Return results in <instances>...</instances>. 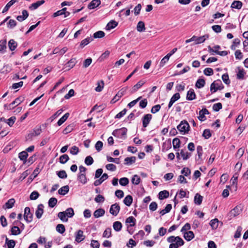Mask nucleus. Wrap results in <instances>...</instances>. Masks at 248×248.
I'll list each match as a JSON object with an SVG mask.
<instances>
[{
  "instance_id": "f257e3e1",
  "label": "nucleus",
  "mask_w": 248,
  "mask_h": 248,
  "mask_svg": "<svg viewBox=\"0 0 248 248\" xmlns=\"http://www.w3.org/2000/svg\"><path fill=\"white\" fill-rule=\"evenodd\" d=\"M74 215V211L72 208H68L65 211L60 212L58 214V217L62 222H67L68 217H72Z\"/></svg>"
},
{
  "instance_id": "f03ea898",
  "label": "nucleus",
  "mask_w": 248,
  "mask_h": 248,
  "mask_svg": "<svg viewBox=\"0 0 248 248\" xmlns=\"http://www.w3.org/2000/svg\"><path fill=\"white\" fill-rule=\"evenodd\" d=\"M207 38V35H203L200 37H197L195 35H193L191 38L186 40V43H188L194 41V44L197 45L203 43Z\"/></svg>"
},
{
  "instance_id": "7ed1b4c3",
  "label": "nucleus",
  "mask_w": 248,
  "mask_h": 248,
  "mask_svg": "<svg viewBox=\"0 0 248 248\" xmlns=\"http://www.w3.org/2000/svg\"><path fill=\"white\" fill-rule=\"evenodd\" d=\"M127 131L126 128L123 127L114 130L112 132V135L115 137L124 139L126 138Z\"/></svg>"
},
{
  "instance_id": "20e7f679",
  "label": "nucleus",
  "mask_w": 248,
  "mask_h": 248,
  "mask_svg": "<svg viewBox=\"0 0 248 248\" xmlns=\"http://www.w3.org/2000/svg\"><path fill=\"white\" fill-rule=\"evenodd\" d=\"M177 129L182 134L187 133L189 130V124L186 121H182L177 127Z\"/></svg>"
},
{
  "instance_id": "39448f33",
  "label": "nucleus",
  "mask_w": 248,
  "mask_h": 248,
  "mask_svg": "<svg viewBox=\"0 0 248 248\" xmlns=\"http://www.w3.org/2000/svg\"><path fill=\"white\" fill-rule=\"evenodd\" d=\"M223 88L222 82L220 80H217L214 81L211 85L210 90L212 93L216 92L221 90Z\"/></svg>"
},
{
  "instance_id": "423d86ee",
  "label": "nucleus",
  "mask_w": 248,
  "mask_h": 248,
  "mask_svg": "<svg viewBox=\"0 0 248 248\" xmlns=\"http://www.w3.org/2000/svg\"><path fill=\"white\" fill-rule=\"evenodd\" d=\"M41 126L37 125L33 129L31 132L28 134L27 139L29 140L32 139V137L38 136L41 134Z\"/></svg>"
},
{
  "instance_id": "0eeeda50",
  "label": "nucleus",
  "mask_w": 248,
  "mask_h": 248,
  "mask_svg": "<svg viewBox=\"0 0 248 248\" xmlns=\"http://www.w3.org/2000/svg\"><path fill=\"white\" fill-rule=\"evenodd\" d=\"M24 218L27 223H30L32 221L33 214L31 213L29 207H25L24 209Z\"/></svg>"
},
{
  "instance_id": "6e6552de",
  "label": "nucleus",
  "mask_w": 248,
  "mask_h": 248,
  "mask_svg": "<svg viewBox=\"0 0 248 248\" xmlns=\"http://www.w3.org/2000/svg\"><path fill=\"white\" fill-rule=\"evenodd\" d=\"M242 211V209L241 206H236L229 213L228 216L231 219L239 215Z\"/></svg>"
},
{
  "instance_id": "1a4fd4ad",
  "label": "nucleus",
  "mask_w": 248,
  "mask_h": 248,
  "mask_svg": "<svg viewBox=\"0 0 248 248\" xmlns=\"http://www.w3.org/2000/svg\"><path fill=\"white\" fill-rule=\"evenodd\" d=\"M120 210V206L117 203L111 205L109 213L113 216H116Z\"/></svg>"
},
{
  "instance_id": "9d476101",
  "label": "nucleus",
  "mask_w": 248,
  "mask_h": 248,
  "mask_svg": "<svg viewBox=\"0 0 248 248\" xmlns=\"http://www.w3.org/2000/svg\"><path fill=\"white\" fill-rule=\"evenodd\" d=\"M75 240L78 243L83 241L85 238V236L83 235V232L81 230L78 231L75 234Z\"/></svg>"
},
{
  "instance_id": "9b49d317",
  "label": "nucleus",
  "mask_w": 248,
  "mask_h": 248,
  "mask_svg": "<svg viewBox=\"0 0 248 248\" xmlns=\"http://www.w3.org/2000/svg\"><path fill=\"white\" fill-rule=\"evenodd\" d=\"M152 118V115L150 114L145 115L142 118V125L144 127H146Z\"/></svg>"
},
{
  "instance_id": "f8f14e48",
  "label": "nucleus",
  "mask_w": 248,
  "mask_h": 248,
  "mask_svg": "<svg viewBox=\"0 0 248 248\" xmlns=\"http://www.w3.org/2000/svg\"><path fill=\"white\" fill-rule=\"evenodd\" d=\"M208 114H209L208 110L206 108H202L199 112V116L198 117V119L201 121H204L206 120L205 115Z\"/></svg>"
},
{
  "instance_id": "ddd939ff",
  "label": "nucleus",
  "mask_w": 248,
  "mask_h": 248,
  "mask_svg": "<svg viewBox=\"0 0 248 248\" xmlns=\"http://www.w3.org/2000/svg\"><path fill=\"white\" fill-rule=\"evenodd\" d=\"M44 205L42 204H40L38 205L37 209L35 212V215L36 217L38 219L40 218L44 213Z\"/></svg>"
},
{
  "instance_id": "4468645a",
  "label": "nucleus",
  "mask_w": 248,
  "mask_h": 248,
  "mask_svg": "<svg viewBox=\"0 0 248 248\" xmlns=\"http://www.w3.org/2000/svg\"><path fill=\"white\" fill-rule=\"evenodd\" d=\"M177 242L175 243H171L170 245L169 248H178L179 246H182L184 244V241L181 238H177Z\"/></svg>"
},
{
  "instance_id": "2eb2a0df",
  "label": "nucleus",
  "mask_w": 248,
  "mask_h": 248,
  "mask_svg": "<svg viewBox=\"0 0 248 248\" xmlns=\"http://www.w3.org/2000/svg\"><path fill=\"white\" fill-rule=\"evenodd\" d=\"M77 62L76 58H72L65 64V68H68V70H70L75 65Z\"/></svg>"
},
{
  "instance_id": "dca6fc26",
  "label": "nucleus",
  "mask_w": 248,
  "mask_h": 248,
  "mask_svg": "<svg viewBox=\"0 0 248 248\" xmlns=\"http://www.w3.org/2000/svg\"><path fill=\"white\" fill-rule=\"evenodd\" d=\"M45 3L44 0H41L37 1L36 2L33 3L31 4L30 6L29 7V9L31 10H34L38 8L40 6L42 5Z\"/></svg>"
},
{
  "instance_id": "f3484780",
  "label": "nucleus",
  "mask_w": 248,
  "mask_h": 248,
  "mask_svg": "<svg viewBox=\"0 0 248 248\" xmlns=\"http://www.w3.org/2000/svg\"><path fill=\"white\" fill-rule=\"evenodd\" d=\"M105 214V211L104 209L99 208L96 210L93 213V216L95 218H99L103 217Z\"/></svg>"
},
{
  "instance_id": "a211bd4d",
  "label": "nucleus",
  "mask_w": 248,
  "mask_h": 248,
  "mask_svg": "<svg viewBox=\"0 0 248 248\" xmlns=\"http://www.w3.org/2000/svg\"><path fill=\"white\" fill-rule=\"evenodd\" d=\"M246 74L245 70L240 67H237V78L239 79H242L244 78V76Z\"/></svg>"
},
{
  "instance_id": "6ab92c4d",
  "label": "nucleus",
  "mask_w": 248,
  "mask_h": 248,
  "mask_svg": "<svg viewBox=\"0 0 248 248\" xmlns=\"http://www.w3.org/2000/svg\"><path fill=\"white\" fill-rule=\"evenodd\" d=\"M101 3L100 0H93L89 4L88 7L89 9H93L99 5Z\"/></svg>"
},
{
  "instance_id": "aec40b11",
  "label": "nucleus",
  "mask_w": 248,
  "mask_h": 248,
  "mask_svg": "<svg viewBox=\"0 0 248 248\" xmlns=\"http://www.w3.org/2000/svg\"><path fill=\"white\" fill-rule=\"evenodd\" d=\"M15 202V201L14 199H10L3 206V208L4 209H10L13 207Z\"/></svg>"
},
{
  "instance_id": "412c9836",
  "label": "nucleus",
  "mask_w": 248,
  "mask_h": 248,
  "mask_svg": "<svg viewBox=\"0 0 248 248\" xmlns=\"http://www.w3.org/2000/svg\"><path fill=\"white\" fill-rule=\"evenodd\" d=\"M183 234L184 237L187 241H190L194 237V234L192 231H188Z\"/></svg>"
},
{
  "instance_id": "4be33fe9",
  "label": "nucleus",
  "mask_w": 248,
  "mask_h": 248,
  "mask_svg": "<svg viewBox=\"0 0 248 248\" xmlns=\"http://www.w3.org/2000/svg\"><path fill=\"white\" fill-rule=\"evenodd\" d=\"M180 98V94H174L172 97L171 98L170 101L168 105L169 108H170L173 103Z\"/></svg>"
},
{
  "instance_id": "5701e85b",
  "label": "nucleus",
  "mask_w": 248,
  "mask_h": 248,
  "mask_svg": "<svg viewBox=\"0 0 248 248\" xmlns=\"http://www.w3.org/2000/svg\"><path fill=\"white\" fill-rule=\"evenodd\" d=\"M135 156L127 157L124 159V164L126 165H131L136 161Z\"/></svg>"
},
{
  "instance_id": "b1692460",
  "label": "nucleus",
  "mask_w": 248,
  "mask_h": 248,
  "mask_svg": "<svg viewBox=\"0 0 248 248\" xmlns=\"http://www.w3.org/2000/svg\"><path fill=\"white\" fill-rule=\"evenodd\" d=\"M118 23L117 22L114 20H111L107 24L106 27V29L107 30L109 31L116 27Z\"/></svg>"
},
{
  "instance_id": "393cba45",
  "label": "nucleus",
  "mask_w": 248,
  "mask_h": 248,
  "mask_svg": "<svg viewBox=\"0 0 248 248\" xmlns=\"http://www.w3.org/2000/svg\"><path fill=\"white\" fill-rule=\"evenodd\" d=\"M69 190L68 186H65L60 188L58 190V193L62 195H65Z\"/></svg>"
},
{
  "instance_id": "a878e982",
  "label": "nucleus",
  "mask_w": 248,
  "mask_h": 248,
  "mask_svg": "<svg viewBox=\"0 0 248 248\" xmlns=\"http://www.w3.org/2000/svg\"><path fill=\"white\" fill-rule=\"evenodd\" d=\"M124 203L127 206H130L132 203L133 198L131 195L126 196L124 201Z\"/></svg>"
},
{
  "instance_id": "bb28decb",
  "label": "nucleus",
  "mask_w": 248,
  "mask_h": 248,
  "mask_svg": "<svg viewBox=\"0 0 248 248\" xmlns=\"http://www.w3.org/2000/svg\"><path fill=\"white\" fill-rule=\"evenodd\" d=\"M242 6V2L239 0H234L231 4L232 8L240 9Z\"/></svg>"
},
{
  "instance_id": "cd10ccee",
  "label": "nucleus",
  "mask_w": 248,
  "mask_h": 248,
  "mask_svg": "<svg viewBox=\"0 0 248 248\" xmlns=\"http://www.w3.org/2000/svg\"><path fill=\"white\" fill-rule=\"evenodd\" d=\"M78 179L82 184H85L87 182L85 173H79L78 176Z\"/></svg>"
},
{
  "instance_id": "c85d7f7f",
  "label": "nucleus",
  "mask_w": 248,
  "mask_h": 248,
  "mask_svg": "<svg viewBox=\"0 0 248 248\" xmlns=\"http://www.w3.org/2000/svg\"><path fill=\"white\" fill-rule=\"evenodd\" d=\"M203 197L199 193L196 194L194 197V202L196 204L200 205L202 201Z\"/></svg>"
},
{
  "instance_id": "c756f323",
  "label": "nucleus",
  "mask_w": 248,
  "mask_h": 248,
  "mask_svg": "<svg viewBox=\"0 0 248 248\" xmlns=\"http://www.w3.org/2000/svg\"><path fill=\"white\" fill-rule=\"evenodd\" d=\"M8 46L11 51H13L16 48L17 43L14 40L11 39L8 42Z\"/></svg>"
},
{
  "instance_id": "7c9ffc66",
  "label": "nucleus",
  "mask_w": 248,
  "mask_h": 248,
  "mask_svg": "<svg viewBox=\"0 0 248 248\" xmlns=\"http://www.w3.org/2000/svg\"><path fill=\"white\" fill-rule=\"evenodd\" d=\"M158 196V198L160 200H163L169 197V193L167 190H163L159 193Z\"/></svg>"
},
{
  "instance_id": "2f4dec72",
  "label": "nucleus",
  "mask_w": 248,
  "mask_h": 248,
  "mask_svg": "<svg viewBox=\"0 0 248 248\" xmlns=\"http://www.w3.org/2000/svg\"><path fill=\"white\" fill-rule=\"evenodd\" d=\"M113 228L115 231L119 232L122 229V224L120 221H115L113 223Z\"/></svg>"
},
{
  "instance_id": "473e14b6",
  "label": "nucleus",
  "mask_w": 248,
  "mask_h": 248,
  "mask_svg": "<svg viewBox=\"0 0 248 248\" xmlns=\"http://www.w3.org/2000/svg\"><path fill=\"white\" fill-rule=\"evenodd\" d=\"M137 30L139 32H142L145 30L144 23L142 21H139L137 24Z\"/></svg>"
},
{
  "instance_id": "72a5a7b5",
  "label": "nucleus",
  "mask_w": 248,
  "mask_h": 248,
  "mask_svg": "<svg viewBox=\"0 0 248 248\" xmlns=\"http://www.w3.org/2000/svg\"><path fill=\"white\" fill-rule=\"evenodd\" d=\"M240 40L239 38H235L233 40L232 44L231 46V48L234 50L236 49V47L240 44Z\"/></svg>"
},
{
  "instance_id": "f704fd0d",
  "label": "nucleus",
  "mask_w": 248,
  "mask_h": 248,
  "mask_svg": "<svg viewBox=\"0 0 248 248\" xmlns=\"http://www.w3.org/2000/svg\"><path fill=\"white\" fill-rule=\"evenodd\" d=\"M11 231L12 234L15 235H18L21 233V231L19 228L16 226H14L12 227Z\"/></svg>"
},
{
  "instance_id": "c9c22d12",
  "label": "nucleus",
  "mask_w": 248,
  "mask_h": 248,
  "mask_svg": "<svg viewBox=\"0 0 248 248\" xmlns=\"http://www.w3.org/2000/svg\"><path fill=\"white\" fill-rule=\"evenodd\" d=\"M180 154L183 159L185 160L188 159L191 155V154L187 152H185L184 150H181Z\"/></svg>"
},
{
  "instance_id": "e433bc0d",
  "label": "nucleus",
  "mask_w": 248,
  "mask_h": 248,
  "mask_svg": "<svg viewBox=\"0 0 248 248\" xmlns=\"http://www.w3.org/2000/svg\"><path fill=\"white\" fill-rule=\"evenodd\" d=\"M28 156L27 151H22L19 154L18 157L20 159L24 162L26 161L27 158Z\"/></svg>"
},
{
  "instance_id": "4c0bfd02",
  "label": "nucleus",
  "mask_w": 248,
  "mask_h": 248,
  "mask_svg": "<svg viewBox=\"0 0 248 248\" xmlns=\"http://www.w3.org/2000/svg\"><path fill=\"white\" fill-rule=\"evenodd\" d=\"M69 116V113H65L60 120L58 121L57 124L59 126L61 125L68 118Z\"/></svg>"
},
{
  "instance_id": "58836bf2",
  "label": "nucleus",
  "mask_w": 248,
  "mask_h": 248,
  "mask_svg": "<svg viewBox=\"0 0 248 248\" xmlns=\"http://www.w3.org/2000/svg\"><path fill=\"white\" fill-rule=\"evenodd\" d=\"M93 40V39L91 37H87L86 39L83 40L80 44V46L81 47H83L87 45L89 43H90Z\"/></svg>"
},
{
  "instance_id": "ea45409f",
  "label": "nucleus",
  "mask_w": 248,
  "mask_h": 248,
  "mask_svg": "<svg viewBox=\"0 0 248 248\" xmlns=\"http://www.w3.org/2000/svg\"><path fill=\"white\" fill-rule=\"evenodd\" d=\"M57 203V199L56 198H51L48 201V206L51 207H54Z\"/></svg>"
},
{
  "instance_id": "a19ab883",
  "label": "nucleus",
  "mask_w": 248,
  "mask_h": 248,
  "mask_svg": "<svg viewBox=\"0 0 248 248\" xmlns=\"http://www.w3.org/2000/svg\"><path fill=\"white\" fill-rule=\"evenodd\" d=\"M136 220L133 217H129L126 219V223H129L130 226L132 227L135 226Z\"/></svg>"
},
{
  "instance_id": "79ce46f5",
  "label": "nucleus",
  "mask_w": 248,
  "mask_h": 248,
  "mask_svg": "<svg viewBox=\"0 0 248 248\" xmlns=\"http://www.w3.org/2000/svg\"><path fill=\"white\" fill-rule=\"evenodd\" d=\"M56 231L61 234H62L65 231V227L63 224H58L56 228Z\"/></svg>"
},
{
  "instance_id": "37998d69",
  "label": "nucleus",
  "mask_w": 248,
  "mask_h": 248,
  "mask_svg": "<svg viewBox=\"0 0 248 248\" xmlns=\"http://www.w3.org/2000/svg\"><path fill=\"white\" fill-rule=\"evenodd\" d=\"M205 82L203 79L200 78L197 81L195 86L198 88L203 87L205 85Z\"/></svg>"
},
{
  "instance_id": "c03bdc74",
  "label": "nucleus",
  "mask_w": 248,
  "mask_h": 248,
  "mask_svg": "<svg viewBox=\"0 0 248 248\" xmlns=\"http://www.w3.org/2000/svg\"><path fill=\"white\" fill-rule=\"evenodd\" d=\"M6 243L8 248H14L16 245V242L14 240H9L7 238H6Z\"/></svg>"
},
{
  "instance_id": "a18cd8bd",
  "label": "nucleus",
  "mask_w": 248,
  "mask_h": 248,
  "mask_svg": "<svg viewBox=\"0 0 248 248\" xmlns=\"http://www.w3.org/2000/svg\"><path fill=\"white\" fill-rule=\"evenodd\" d=\"M6 48V40L0 41V52L3 53Z\"/></svg>"
},
{
  "instance_id": "49530a36",
  "label": "nucleus",
  "mask_w": 248,
  "mask_h": 248,
  "mask_svg": "<svg viewBox=\"0 0 248 248\" xmlns=\"http://www.w3.org/2000/svg\"><path fill=\"white\" fill-rule=\"evenodd\" d=\"M218 220L215 218L210 221V225L213 229H216L218 227Z\"/></svg>"
},
{
  "instance_id": "de8ad7c7",
  "label": "nucleus",
  "mask_w": 248,
  "mask_h": 248,
  "mask_svg": "<svg viewBox=\"0 0 248 248\" xmlns=\"http://www.w3.org/2000/svg\"><path fill=\"white\" fill-rule=\"evenodd\" d=\"M111 236V229L110 228H107L103 233V237L109 238Z\"/></svg>"
},
{
  "instance_id": "09e8293b",
  "label": "nucleus",
  "mask_w": 248,
  "mask_h": 248,
  "mask_svg": "<svg viewBox=\"0 0 248 248\" xmlns=\"http://www.w3.org/2000/svg\"><path fill=\"white\" fill-rule=\"evenodd\" d=\"M97 86L95 88V90L97 92H100L104 87V81L103 80H100L97 82Z\"/></svg>"
},
{
  "instance_id": "8fccbe9b",
  "label": "nucleus",
  "mask_w": 248,
  "mask_h": 248,
  "mask_svg": "<svg viewBox=\"0 0 248 248\" xmlns=\"http://www.w3.org/2000/svg\"><path fill=\"white\" fill-rule=\"evenodd\" d=\"M60 162L62 164H65L69 159V156L67 155L64 154L60 157Z\"/></svg>"
},
{
  "instance_id": "3c124183",
  "label": "nucleus",
  "mask_w": 248,
  "mask_h": 248,
  "mask_svg": "<svg viewBox=\"0 0 248 248\" xmlns=\"http://www.w3.org/2000/svg\"><path fill=\"white\" fill-rule=\"evenodd\" d=\"M140 177L138 175H134L131 179L132 183L136 185H138L140 183Z\"/></svg>"
},
{
  "instance_id": "603ef678",
  "label": "nucleus",
  "mask_w": 248,
  "mask_h": 248,
  "mask_svg": "<svg viewBox=\"0 0 248 248\" xmlns=\"http://www.w3.org/2000/svg\"><path fill=\"white\" fill-rule=\"evenodd\" d=\"M172 144L174 149L179 148L180 145V140L177 138L174 139L172 140Z\"/></svg>"
},
{
  "instance_id": "864d4df0",
  "label": "nucleus",
  "mask_w": 248,
  "mask_h": 248,
  "mask_svg": "<svg viewBox=\"0 0 248 248\" xmlns=\"http://www.w3.org/2000/svg\"><path fill=\"white\" fill-rule=\"evenodd\" d=\"M57 174L58 176V177L61 179H65L67 177L66 171L64 170L57 171Z\"/></svg>"
},
{
  "instance_id": "5fc2aeb1",
  "label": "nucleus",
  "mask_w": 248,
  "mask_h": 248,
  "mask_svg": "<svg viewBox=\"0 0 248 248\" xmlns=\"http://www.w3.org/2000/svg\"><path fill=\"white\" fill-rule=\"evenodd\" d=\"M170 57L168 55H166L160 61L159 66L163 67L168 62Z\"/></svg>"
},
{
  "instance_id": "6e6d98bb",
  "label": "nucleus",
  "mask_w": 248,
  "mask_h": 248,
  "mask_svg": "<svg viewBox=\"0 0 248 248\" xmlns=\"http://www.w3.org/2000/svg\"><path fill=\"white\" fill-rule=\"evenodd\" d=\"M119 183L122 186H126L129 183V180L126 177L122 178L119 180Z\"/></svg>"
},
{
  "instance_id": "4d7b16f0",
  "label": "nucleus",
  "mask_w": 248,
  "mask_h": 248,
  "mask_svg": "<svg viewBox=\"0 0 248 248\" xmlns=\"http://www.w3.org/2000/svg\"><path fill=\"white\" fill-rule=\"evenodd\" d=\"M73 125L72 124H69L67 126L65 129L63 130V134H67L68 133L71 132L73 129Z\"/></svg>"
},
{
  "instance_id": "13d9d810",
  "label": "nucleus",
  "mask_w": 248,
  "mask_h": 248,
  "mask_svg": "<svg viewBox=\"0 0 248 248\" xmlns=\"http://www.w3.org/2000/svg\"><path fill=\"white\" fill-rule=\"evenodd\" d=\"M105 36V33L103 31H98L93 34V37L95 38H102Z\"/></svg>"
},
{
  "instance_id": "bf43d9fd",
  "label": "nucleus",
  "mask_w": 248,
  "mask_h": 248,
  "mask_svg": "<svg viewBox=\"0 0 248 248\" xmlns=\"http://www.w3.org/2000/svg\"><path fill=\"white\" fill-rule=\"evenodd\" d=\"M16 25V22L14 19H10L7 23V27L9 29H13Z\"/></svg>"
},
{
  "instance_id": "052dcab7",
  "label": "nucleus",
  "mask_w": 248,
  "mask_h": 248,
  "mask_svg": "<svg viewBox=\"0 0 248 248\" xmlns=\"http://www.w3.org/2000/svg\"><path fill=\"white\" fill-rule=\"evenodd\" d=\"M235 59L236 60H241L242 59L243 55L240 50H237L234 53Z\"/></svg>"
},
{
  "instance_id": "680f3d73",
  "label": "nucleus",
  "mask_w": 248,
  "mask_h": 248,
  "mask_svg": "<svg viewBox=\"0 0 248 248\" xmlns=\"http://www.w3.org/2000/svg\"><path fill=\"white\" fill-rule=\"evenodd\" d=\"M202 136L205 139H208L211 136L210 130L208 129H205L203 132Z\"/></svg>"
},
{
  "instance_id": "e2e57ef3",
  "label": "nucleus",
  "mask_w": 248,
  "mask_h": 248,
  "mask_svg": "<svg viewBox=\"0 0 248 248\" xmlns=\"http://www.w3.org/2000/svg\"><path fill=\"white\" fill-rule=\"evenodd\" d=\"M39 196V194L37 191H34L30 195V198L31 200H35Z\"/></svg>"
},
{
  "instance_id": "0e129e2a",
  "label": "nucleus",
  "mask_w": 248,
  "mask_h": 248,
  "mask_svg": "<svg viewBox=\"0 0 248 248\" xmlns=\"http://www.w3.org/2000/svg\"><path fill=\"white\" fill-rule=\"evenodd\" d=\"M94 201L96 202H103L105 201V198L101 195H97L94 198Z\"/></svg>"
},
{
  "instance_id": "69168bd1",
  "label": "nucleus",
  "mask_w": 248,
  "mask_h": 248,
  "mask_svg": "<svg viewBox=\"0 0 248 248\" xmlns=\"http://www.w3.org/2000/svg\"><path fill=\"white\" fill-rule=\"evenodd\" d=\"M191 228L190 224L188 223H186L181 229V232L184 233V232H187V231L190 230Z\"/></svg>"
},
{
  "instance_id": "338daca9",
  "label": "nucleus",
  "mask_w": 248,
  "mask_h": 248,
  "mask_svg": "<svg viewBox=\"0 0 248 248\" xmlns=\"http://www.w3.org/2000/svg\"><path fill=\"white\" fill-rule=\"evenodd\" d=\"M93 162V157L91 156H88L85 158V163L87 165H92Z\"/></svg>"
},
{
  "instance_id": "774afa93",
  "label": "nucleus",
  "mask_w": 248,
  "mask_h": 248,
  "mask_svg": "<svg viewBox=\"0 0 248 248\" xmlns=\"http://www.w3.org/2000/svg\"><path fill=\"white\" fill-rule=\"evenodd\" d=\"M222 108V106L221 103H217L215 104L213 106V109L215 111H219L220 109Z\"/></svg>"
}]
</instances>
